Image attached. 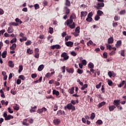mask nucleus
Masks as SVG:
<instances>
[{"mask_svg":"<svg viewBox=\"0 0 126 126\" xmlns=\"http://www.w3.org/2000/svg\"><path fill=\"white\" fill-rule=\"evenodd\" d=\"M64 109L66 110H71V111H75V107L71 104V103H68L64 107Z\"/></svg>","mask_w":126,"mask_h":126,"instance_id":"obj_1","label":"nucleus"},{"mask_svg":"<svg viewBox=\"0 0 126 126\" xmlns=\"http://www.w3.org/2000/svg\"><path fill=\"white\" fill-rule=\"evenodd\" d=\"M61 57L62 58H63V61H66L67 60H68V58H69V57L67 56V53L65 52L63 53L61 55Z\"/></svg>","mask_w":126,"mask_h":126,"instance_id":"obj_2","label":"nucleus"},{"mask_svg":"<svg viewBox=\"0 0 126 126\" xmlns=\"http://www.w3.org/2000/svg\"><path fill=\"white\" fill-rule=\"evenodd\" d=\"M64 10L65 12V14H66L67 15L69 14V12H70V10L67 8V6H65L64 7Z\"/></svg>","mask_w":126,"mask_h":126,"instance_id":"obj_3","label":"nucleus"},{"mask_svg":"<svg viewBox=\"0 0 126 126\" xmlns=\"http://www.w3.org/2000/svg\"><path fill=\"white\" fill-rule=\"evenodd\" d=\"M14 31V30L13 29V28L12 27L10 26L9 28H8L7 29V32L9 33V34H11V33H12Z\"/></svg>","mask_w":126,"mask_h":126,"instance_id":"obj_4","label":"nucleus"},{"mask_svg":"<svg viewBox=\"0 0 126 126\" xmlns=\"http://www.w3.org/2000/svg\"><path fill=\"white\" fill-rule=\"evenodd\" d=\"M65 45H66L67 47H72V45H73V43L71 41H67L65 43Z\"/></svg>","mask_w":126,"mask_h":126,"instance_id":"obj_5","label":"nucleus"},{"mask_svg":"<svg viewBox=\"0 0 126 126\" xmlns=\"http://www.w3.org/2000/svg\"><path fill=\"white\" fill-rule=\"evenodd\" d=\"M107 42L108 44H113L114 43V38L113 37L109 38Z\"/></svg>","mask_w":126,"mask_h":126,"instance_id":"obj_6","label":"nucleus"},{"mask_svg":"<svg viewBox=\"0 0 126 126\" xmlns=\"http://www.w3.org/2000/svg\"><path fill=\"white\" fill-rule=\"evenodd\" d=\"M73 23V20L72 19H68L66 21V23L67 25V26H69V25H70V24H71V23Z\"/></svg>","mask_w":126,"mask_h":126,"instance_id":"obj_7","label":"nucleus"},{"mask_svg":"<svg viewBox=\"0 0 126 126\" xmlns=\"http://www.w3.org/2000/svg\"><path fill=\"white\" fill-rule=\"evenodd\" d=\"M104 4L103 2H102V3H98L97 4V6L96 8L97 9H100V7H104Z\"/></svg>","mask_w":126,"mask_h":126,"instance_id":"obj_8","label":"nucleus"},{"mask_svg":"<svg viewBox=\"0 0 126 126\" xmlns=\"http://www.w3.org/2000/svg\"><path fill=\"white\" fill-rule=\"evenodd\" d=\"M104 105H106V102L102 101L98 104L97 107L98 108H101L103 107V106H104Z\"/></svg>","mask_w":126,"mask_h":126,"instance_id":"obj_9","label":"nucleus"},{"mask_svg":"<svg viewBox=\"0 0 126 126\" xmlns=\"http://www.w3.org/2000/svg\"><path fill=\"white\" fill-rule=\"evenodd\" d=\"M13 119V116L11 115H7L6 118H5V121H9V120H11Z\"/></svg>","mask_w":126,"mask_h":126,"instance_id":"obj_10","label":"nucleus"},{"mask_svg":"<svg viewBox=\"0 0 126 126\" xmlns=\"http://www.w3.org/2000/svg\"><path fill=\"white\" fill-rule=\"evenodd\" d=\"M16 48V44L14 43L12 45L11 47H10V49L12 51H14L15 48Z\"/></svg>","mask_w":126,"mask_h":126,"instance_id":"obj_11","label":"nucleus"},{"mask_svg":"<svg viewBox=\"0 0 126 126\" xmlns=\"http://www.w3.org/2000/svg\"><path fill=\"white\" fill-rule=\"evenodd\" d=\"M114 105H115V106H116V107H118L119 105H120V100H115L114 101Z\"/></svg>","mask_w":126,"mask_h":126,"instance_id":"obj_12","label":"nucleus"},{"mask_svg":"<svg viewBox=\"0 0 126 126\" xmlns=\"http://www.w3.org/2000/svg\"><path fill=\"white\" fill-rule=\"evenodd\" d=\"M68 92H69L70 94H73V93H74V87H73L69 89Z\"/></svg>","mask_w":126,"mask_h":126,"instance_id":"obj_13","label":"nucleus"},{"mask_svg":"<svg viewBox=\"0 0 126 126\" xmlns=\"http://www.w3.org/2000/svg\"><path fill=\"white\" fill-rule=\"evenodd\" d=\"M6 54H7L6 51H4L2 53L1 57L3 59H5V58H6Z\"/></svg>","mask_w":126,"mask_h":126,"instance_id":"obj_14","label":"nucleus"},{"mask_svg":"<svg viewBox=\"0 0 126 126\" xmlns=\"http://www.w3.org/2000/svg\"><path fill=\"white\" fill-rule=\"evenodd\" d=\"M61 123V120H60L59 119H55L54 120V124H55V125H59V124Z\"/></svg>","mask_w":126,"mask_h":126,"instance_id":"obj_15","label":"nucleus"},{"mask_svg":"<svg viewBox=\"0 0 126 126\" xmlns=\"http://www.w3.org/2000/svg\"><path fill=\"white\" fill-rule=\"evenodd\" d=\"M116 106L115 105H112L109 107V110L110 112H112L115 110Z\"/></svg>","mask_w":126,"mask_h":126,"instance_id":"obj_16","label":"nucleus"},{"mask_svg":"<svg viewBox=\"0 0 126 126\" xmlns=\"http://www.w3.org/2000/svg\"><path fill=\"white\" fill-rule=\"evenodd\" d=\"M43 69H44V65L43 64L40 65L38 68V71H42Z\"/></svg>","mask_w":126,"mask_h":126,"instance_id":"obj_17","label":"nucleus"},{"mask_svg":"<svg viewBox=\"0 0 126 126\" xmlns=\"http://www.w3.org/2000/svg\"><path fill=\"white\" fill-rule=\"evenodd\" d=\"M53 95H56V96H59V95H60V92L56 91V90H54L53 91Z\"/></svg>","mask_w":126,"mask_h":126,"instance_id":"obj_18","label":"nucleus"},{"mask_svg":"<svg viewBox=\"0 0 126 126\" xmlns=\"http://www.w3.org/2000/svg\"><path fill=\"white\" fill-rule=\"evenodd\" d=\"M88 66L89 68H94V64H93V63L90 62L88 65Z\"/></svg>","mask_w":126,"mask_h":126,"instance_id":"obj_19","label":"nucleus"},{"mask_svg":"<svg viewBox=\"0 0 126 126\" xmlns=\"http://www.w3.org/2000/svg\"><path fill=\"white\" fill-rule=\"evenodd\" d=\"M87 15V12L82 11L81 12V17H83V16H86Z\"/></svg>","mask_w":126,"mask_h":126,"instance_id":"obj_20","label":"nucleus"},{"mask_svg":"<svg viewBox=\"0 0 126 126\" xmlns=\"http://www.w3.org/2000/svg\"><path fill=\"white\" fill-rule=\"evenodd\" d=\"M9 66L10 67H14V64H13V63L12 62V61H9Z\"/></svg>","mask_w":126,"mask_h":126,"instance_id":"obj_21","label":"nucleus"},{"mask_svg":"<svg viewBox=\"0 0 126 126\" xmlns=\"http://www.w3.org/2000/svg\"><path fill=\"white\" fill-rule=\"evenodd\" d=\"M71 29H74L75 28V23L73 22L72 25L68 26Z\"/></svg>","mask_w":126,"mask_h":126,"instance_id":"obj_22","label":"nucleus"},{"mask_svg":"<svg viewBox=\"0 0 126 126\" xmlns=\"http://www.w3.org/2000/svg\"><path fill=\"white\" fill-rule=\"evenodd\" d=\"M33 50H31L30 48H29L27 50V53L30 55H32L33 54Z\"/></svg>","mask_w":126,"mask_h":126,"instance_id":"obj_23","label":"nucleus"},{"mask_svg":"<svg viewBox=\"0 0 126 126\" xmlns=\"http://www.w3.org/2000/svg\"><path fill=\"white\" fill-rule=\"evenodd\" d=\"M65 5L66 6H70V1L68 0H65Z\"/></svg>","mask_w":126,"mask_h":126,"instance_id":"obj_24","label":"nucleus"},{"mask_svg":"<svg viewBox=\"0 0 126 126\" xmlns=\"http://www.w3.org/2000/svg\"><path fill=\"white\" fill-rule=\"evenodd\" d=\"M66 71L69 73H73L74 70L73 68L67 69Z\"/></svg>","mask_w":126,"mask_h":126,"instance_id":"obj_25","label":"nucleus"},{"mask_svg":"<svg viewBox=\"0 0 126 126\" xmlns=\"http://www.w3.org/2000/svg\"><path fill=\"white\" fill-rule=\"evenodd\" d=\"M122 45V41L119 40L117 41V43L116 44V47H120Z\"/></svg>","mask_w":126,"mask_h":126,"instance_id":"obj_26","label":"nucleus"},{"mask_svg":"<svg viewBox=\"0 0 126 126\" xmlns=\"http://www.w3.org/2000/svg\"><path fill=\"white\" fill-rule=\"evenodd\" d=\"M75 31L76 33H80V27H77L75 30Z\"/></svg>","mask_w":126,"mask_h":126,"instance_id":"obj_27","label":"nucleus"},{"mask_svg":"<svg viewBox=\"0 0 126 126\" xmlns=\"http://www.w3.org/2000/svg\"><path fill=\"white\" fill-rule=\"evenodd\" d=\"M105 45L106 46V48L107 50H109V51H111V50H112V46L108 45L107 43H106Z\"/></svg>","mask_w":126,"mask_h":126,"instance_id":"obj_28","label":"nucleus"},{"mask_svg":"<svg viewBox=\"0 0 126 126\" xmlns=\"http://www.w3.org/2000/svg\"><path fill=\"white\" fill-rule=\"evenodd\" d=\"M119 14H120V15H124V14H126V10L125 9L122 10L120 12Z\"/></svg>","mask_w":126,"mask_h":126,"instance_id":"obj_29","label":"nucleus"},{"mask_svg":"<svg viewBox=\"0 0 126 126\" xmlns=\"http://www.w3.org/2000/svg\"><path fill=\"white\" fill-rule=\"evenodd\" d=\"M87 87H88V84H85L82 87L81 90H84L85 88H87Z\"/></svg>","mask_w":126,"mask_h":126,"instance_id":"obj_30","label":"nucleus"},{"mask_svg":"<svg viewBox=\"0 0 126 126\" xmlns=\"http://www.w3.org/2000/svg\"><path fill=\"white\" fill-rule=\"evenodd\" d=\"M23 70V66L22 65H20L19 67V71L18 72L19 73H20Z\"/></svg>","mask_w":126,"mask_h":126,"instance_id":"obj_31","label":"nucleus"},{"mask_svg":"<svg viewBox=\"0 0 126 126\" xmlns=\"http://www.w3.org/2000/svg\"><path fill=\"white\" fill-rule=\"evenodd\" d=\"M9 24L10 25H12L13 26H18V24L15 22H11Z\"/></svg>","mask_w":126,"mask_h":126,"instance_id":"obj_32","label":"nucleus"},{"mask_svg":"<svg viewBox=\"0 0 126 126\" xmlns=\"http://www.w3.org/2000/svg\"><path fill=\"white\" fill-rule=\"evenodd\" d=\"M33 6H34L35 10H36V9H39V8H40V6L38 4H35Z\"/></svg>","mask_w":126,"mask_h":126,"instance_id":"obj_33","label":"nucleus"},{"mask_svg":"<svg viewBox=\"0 0 126 126\" xmlns=\"http://www.w3.org/2000/svg\"><path fill=\"white\" fill-rule=\"evenodd\" d=\"M77 72L79 73V74H82V73H83V70H81L80 68H78L77 69Z\"/></svg>","mask_w":126,"mask_h":126,"instance_id":"obj_34","label":"nucleus"},{"mask_svg":"<svg viewBox=\"0 0 126 126\" xmlns=\"http://www.w3.org/2000/svg\"><path fill=\"white\" fill-rule=\"evenodd\" d=\"M95 113H92L91 114V116L90 117L91 120H93L94 119H95Z\"/></svg>","mask_w":126,"mask_h":126,"instance_id":"obj_35","label":"nucleus"},{"mask_svg":"<svg viewBox=\"0 0 126 126\" xmlns=\"http://www.w3.org/2000/svg\"><path fill=\"white\" fill-rule=\"evenodd\" d=\"M96 124H97V125H99V126H100V125H102V124H103V121H102V120H98L96 122Z\"/></svg>","mask_w":126,"mask_h":126,"instance_id":"obj_36","label":"nucleus"},{"mask_svg":"<svg viewBox=\"0 0 126 126\" xmlns=\"http://www.w3.org/2000/svg\"><path fill=\"white\" fill-rule=\"evenodd\" d=\"M97 15H98L99 16H101V15H102V14H103V11H101V10H98L97 12Z\"/></svg>","mask_w":126,"mask_h":126,"instance_id":"obj_37","label":"nucleus"},{"mask_svg":"<svg viewBox=\"0 0 126 126\" xmlns=\"http://www.w3.org/2000/svg\"><path fill=\"white\" fill-rule=\"evenodd\" d=\"M17 40V39H16V38H13V39L10 41V43H11V44H13V43H15Z\"/></svg>","mask_w":126,"mask_h":126,"instance_id":"obj_38","label":"nucleus"},{"mask_svg":"<svg viewBox=\"0 0 126 126\" xmlns=\"http://www.w3.org/2000/svg\"><path fill=\"white\" fill-rule=\"evenodd\" d=\"M102 85V82H100L99 83V84H98V85H96V86H95V87H96V88H97V89H99V88H100V87H101V86Z\"/></svg>","mask_w":126,"mask_h":126,"instance_id":"obj_39","label":"nucleus"},{"mask_svg":"<svg viewBox=\"0 0 126 126\" xmlns=\"http://www.w3.org/2000/svg\"><path fill=\"white\" fill-rule=\"evenodd\" d=\"M93 20L92 18L88 17L86 18V21H88V22H91V21Z\"/></svg>","mask_w":126,"mask_h":126,"instance_id":"obj_40","label":"nucleus"},{"mask_svg":"<svg viewBox=\"0 0 126 126\" xmlns=\"http://www.w3.org/2000/svg\"><path fill=\"white\" fill-rule=\"evenodd\" d=\"M100 19V16L97 15L96 16H95L94 17V20L95 21H98Z\"/></svg>","mask_w":126,"mask_h":126,"instance_id":"obj_41","label":"nucleus"},{"mask_svg":"<svg viewBox=\"0 0 126 126\" xmlns=\"http://www.w3.org/2000/svg\"><path fill=\"white\" fill-rule=\"evenodd\" d=\"M103 56L104 59H107V58H108V53H107L106 52H104L103 54Z\"/></svg>","mask_w":126,"mask_h":126,"instance_id":"obj_42","label":"nucleus"},{"mask_svg":"<svg viewBox=\"0 0 126 126\" xmlns=\"http://www.w3.org/2000/svg\"><path fill=\"white\" fill-rule=\"evenodd\" d=\"M74 18H75V15L72 14L70 16V19H71L72 20H73V19H74Z\"/></svg>","mask_w":126,"mask_h":126,"instance_id":"obj_43","label":"nucleus"},{"mask_svg":"<svg viewBox=\"0 0 126 126\" xmlns=\"http://www.w3.org/2000/svg\"><path fill=\"white\" fill-rule=\"evenodd\" d=\"M19 78H20L22 80H25V77L22 75H20Z\"/></svg>","mask_w":126,"mask_h":126,"instance_id":"obj_44","label":"nucleus"},{"mask_svg":"<svg viewBox=\"0 0 126 126\" xmlns=\"http://www.w3.org/2000/svg\"><path fill=\"white\" fill-rule=\"evenodd\" d=\"M120 17L117 16H115L114 17V20L115 21H119V20H120Z\"/></svg>","mask_w":126,"mask_h":126,"instance_id":"obj_45","label":"nucleus"},{"mask_svg":"<svg viewBox=\"0 0 126 126\" xmlns=\"http://www.w3.org/2000/svg\"><path fill=\"white\" fill-rule=\"evenodd\" d=\"M108 84L109 86H112V85H113V82L111 80H108Z\"/></svg>","mask_w":126,"mask_h":126,"instance_id":"obj_46","label":"nucleus"},{"mask_svg":"<svg viewBox=\"0 0 126 126\" xmlns=\"http://www.w3.org/2000/svg\"><path fill=\"white\" fill-rule=\"evenodd\" d=\"M49 33H50V34L54 33V29H53V28H49Z\"/></svg>","mask_w":126,"mask_h":126,"instance_id":"obj_47","label":"nucleus"},{"mask_svg":"<svg viewBox=\"0 0 126 126\" xmlns=\"http://www.w3.org/2000/svg\"><path fill=\"white\" fill-rule=\"evenodd\" d=\"M126 83V81H123L122 83H120L119 85V87H122Z\"/></svg>","mask_w":126,"mask_h":126,"instance_id":"obj_48","label":"nucleus"},{"mask_svg":"<svg viewBox=\"0 0 126 126\" xmlns=\"http://www.w3.org/2000/svg\"><path fill=\"white\" fill-rule=\"evenodd\" d=\"M82 63L84 65H86V64H87V62L85 60H83L82 61Z\"/></svg>","mask_w":126,"mask_h":126,"instance_id":"obj_49","label":"nucleus"},{"mask_svg":"<svg viewBox=\"0 0 126 126\" xmlns=\"http://www.w3.org/2000/svg\"><path fill=\"white\" fill-rule=\"evenodd\" d=\"M7 110L8 111V113H10V114H13V110H12L10 107H8Z\"/></svg>","mask_w":126,"mask_h":126,"instance_id":"obj_50","label":"nucleus"},{"mask_svg":"<svg viewBox=\"0 0 126 126\" xmlns=\"http://www.w3.org/2000/svg\"><path fill=\"white\" fill-rule=\"evenodd\" d=\"M70 38H71V36L70 35L66 36L65 37V41H68V40L70 39Z\"/></svg>","mask_w":126,"mask_h":126,"instance_id":"obj_51","label":"nucleus"},{"mask_svg":"<svg viewBox=\"0 0 126 126\" xmlns=\"http://www.w3.org/2000/svg\"><path fill=\"white\" fill-rule=\"evenodd\" d=\"M43 109H42V108H41V109H38L37 110V113H38V114H42V113H43Z\"/></svg>","mask_w":126,"mask_h":126,"instance_id":"obj_52","label":"nucleus"},{"mask_svg":"<svg viewBox=\"0 0 126 126\" xmlns=\"http://www.w3.org/2000/svg\"><path fill=\"white\" fill-rule=\"evenodd\" d=\"M31 76L32 78H36L37 77V74L36 73L32 74Z\"/></svg>","mask_w":126,"mask_h":126,"instance_id":"obj_53","label":"nucleus"},{"mask_svg":"<svg viewBox=\"0 0 126 126\" xmlns=\"http://www.w3.org/2000/svg\"><path fill=\"white\" fill-rule=\"evenodd\" d=\"M26 46H29V45H31V41L30 40H28L26 43H25Z\"/></svg>","mask_w":126,"mask_h":126,"instance_id":"obj_54","label":"nucleus"},{"mask_svg":"<svg viewBox=\"0 0 126 126\" xmlns=\"http://www.w3.org/2000/svg\"><path fill=\"white\" fill-rule=\"evenodd\" d=\"M92 44H93V41L90 40L89 42H87V45L88 46H90L91 45H92Z\"/></svg>","mask_w":126,"mask_h":126,"instance_id":"obj_55","label":"nucleus"},{"mask_svg":"<svg viewBox=\"0 0 126 126\" xmlns=\"http://www.w3.org/2000/svg\"><path fill=\"white\" fill-rule=\"evenodd\" d=\"M62 70L63 73H64V72H65V66H63L62 67Z\"/></svg>","mask_w":126,"mask_h":126,"instance_id":"obj_56","label":"nucleus"},{"mask_svg":"<svg viewBox=\"0 0 126 126\" xmlns=\"http://www.w3.org/2000/svg\"><path fill=\"white\" fill-rule=\"evenodd\" d=\"M51 73H47L45 75V77H46L47 78H49V77H51Z\"/></svg>","mask_w":126,"mask_h":126,"instance_id":"obj_57","label":"nucleus"},{"mask_svg":"<svg viewBox=\"0 0 126 126\" xmlns=\"http://www.w3.org/2000/svg\"><path fill=\"white\" fill-rule=\"evenodd\" d=\"M4 13V11L2 10V9L0 8V15H2Z\"/></svg>","mask_w":126,"mask_h":126,"instance_id":"obj_58","label":"nucleus"},{"mask_svg":"<svg viewBox=\"0 0 126 126\" xmlns=\"http://www.w3.org/2000/svg\"><path fill=\"white\" fill-rule=\"evenodd\" d=\"M22 11H24V12H27V11H28V9L27 8V7H25L23 8Z\"/></svg>","mask_w":126,"mask_h":126,"instance_id":"obj_59","label":"nucleus"},{"mask_svg":"<svg viewBox=\"0 0 126 126\" xmlns=\"http://www.w3.org/2000/svg\"><path fill=\"white\" fill-rule=\"evenodd\" d=\"M34 57L35 59H39V53H35Z\"/></svg>","mask_w":126,"mask_h":126,"instance_id":"obj_60","label":"nucleus"},{"mask_svg":"<svg viewBox=\"0 0 126 126\" xmlns=\"http://www.w3.org/2000/svg\"><path fill=\"white\" fill-rule=\"evenodd\" d=\"M70 104H71L72 105H75L76 104V102H75V100H72Z\"/></svg>","mask_w":126,"mask_h":126,"instance_id":"obj_61","label":"nucleus"},{"mask_svg":"<svg viewBox=\"0 0 126 126\" xmlns=\"http://www.w3.org/2000/svg\"><path fill=\"white\" fill-rule=\"evenodd\" d=\"M70 54L72 56H73V57H75V56H76V53L75 52L72 51Z\"/></svg>","mask_w":126,"mask_h":126,"instance_id":"obj_62","label":"nucleus"},{"mask_svg":"<svg viewBox=\"0 0 126 126\" xmlns=\"http://www.w3.org/2000/svg\"><path fill=\"white\" fill-rule=\"evenodd\" d=\"M62 37H65L66 36V32H64L62 33Z\"/></svg>","mask_w":126,"mask_h":126,"instance_id":"obj_63","label":"nucleus"},{"mask_svg":"<svg viewBox=\"0 0 126 126\" xmlns=\"http://www.w3.org/2000/svg\"><path fill=\"white\" fill-rule=\"evenodd\" d=\"M112 26H113V27H116L117 26H118V23H113L112 24Z\"/></svg>","mask_w":126,"mask_h":126,"instance_id":"obj_64","label":"nucleus"}]
</instances>
